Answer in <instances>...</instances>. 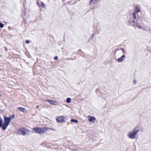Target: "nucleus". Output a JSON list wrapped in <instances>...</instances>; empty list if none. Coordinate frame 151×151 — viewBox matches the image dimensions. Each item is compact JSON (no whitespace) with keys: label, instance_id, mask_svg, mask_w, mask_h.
<instances>
[{"label":"nucleus","instance_id":"obj_1","mask_svg":"<svg viewBox=\"0 0 151 151\" xmlns=\"http://www.w3.org/2000/svg\"><path fill=\"white\" fill-rule=\"evenodd\" d=\"M14 117L15 116L14 114H13L9 117H6L4 116V122L3 124V120L1 119V117L0 116V127L3 130L5 131L7 128V127L9 125L11 120L14 118Z\"/></svg>","mask_w":151,"mask_h":151},{"label":"nucleus","instance_id":"obj_2","mask_svg":"<svg viewBox=\"0 0 151 151\" xmlns=\"http://www.w3.org/2000/svg\"><path fill=\"white\" fill-rule=\"evenodd\" d=\"M143 25V22L142 19L140 18H138L137 20H135L134 26H137L139 28L141 29L142 27V25Z\"/></svg>","mask_w":151,"mask_h":151},{"label":"nucleus","instance_id":"obj_3","mask_svg":"<svg viewBox=\"0 0 151 151\" xmlns=\"http://www.w3.org/2000/svg\"><path fill=\"white\" fill-rule=\"evenodd\" d=\"M34 130L38 134H40L42 132V130L41 129L37 128H34Z\"/></svg>","mask_w":151,"mask_h":151},{"label":"nucleus","instance_id":"obj_4","mask_svg":"<svg viewBox=\"0 0 151 151\" xmlns=\"http://www.w3.org/2000/svg\"><path fill=\"white\" fill-rule=\"evenodd\" d=\"M128 22L130 25L134 26L135 20L134 19L133 20L132 19H131L128 21Z\"/></svg>","mask_w":151,"mask_h":151},{"label":"nucleus","instance_id":"obj_5","mask_svg":"<svg viewBox=\"0 0 151 151\" xmlns=\"http://www.w3.org/2000/svg\"><path fill=\"white\" fill-rule=\"evenodd\" d=\"M132 16L133 17V18L135 20H137V19H138V18H139L138 17V15L137 14L133 12L132 14Z\"/></svg>","mask_w":151,"mask_h":151},{"label":"nucleus","instance_id":"obj_6","mask_svg":"<svg viewBox=\"0 0 151 151\" xmlns=\"http://www.w3.org/2000/svg\"><path fill=\"white\" fill-rule=\"evenodd\" d=\"M100 0H90V2L89 3V5H90L92 3L93 4H94L97 3Z\"/></svg>","mask_w":151,"mask_h":151},{"label":"nucleus","instance_id":"obj_7","mask_svg":"<svg viewBox=\"0 0 151 151\" xmlns=\"http://www.w3.org/2000/svg\"><path fill=\"white\" fill-rule=\"evenodd\" d=\"M37 4H38V6L40 7H44L45 6V4L42 2H41L40 3L37 1Z\"/></svg>","mask_w":151,"mask_h":151},{"label":"nucleus","instance_id":"obj_8","mask_svg":"<svg viewBox=\"0 0 151 151\" xmlns=\"http://www.w3.org/2000/svg\"><path fill=\"white\" fill-rule=\"evenodd\" d=\"M125 55H122L120 58H118V60L119 62L122 61L124 59Z\"/></svg>","mask_w":151,"mask_h":151},{"label":"nucleus","instance_id":"obj_9","mask_svg":"<svg viewBox=\"0 0 151 151\" xmlns=\"http://www.w3.org/2000/svg\"><path fill=\"white\" fill-rule=\"evenodd\" d=\"M140 12V10L139 8V7H136L135 8L134 12L137 14Z\"/></svg>","mask_w":151,"mask_h":151},{"label":"nucleus","instance_id":"obj_10","mask_svg":"<svg viewBox=\"0 0 151 151\" xmlns=\"http://www.w3.org/2000/svg\"><path fill=\"white\" fill-rule=\"evenodd\" d=\"M57 122H60L63 121V119L61 118H59L57 119Z\"/></svg>","mask_w":151,"mask_h":151},{"label":"nucleus","instance_id":"obj_11","mask_svg":"<svg viewBox=\"0 0 151 151\" xmlns=\"http://www.w3.org/2000/svg\"><path fill=\"white\" fill-rule=\"evenodd\" d=\"M95 120V118L94 117H93L91 118V119L90 120V122H93Z\"/></svg>","mask_w":151,"mask_h":151},{"label":"nucleus","instance_id":"obj_12","mask_svg":"<svg viewBox=\"0 0 151 151\" xmlns=\"http://www.w3.org/2000/svg\"><path fill=\"white\" fill-rule=\"evenodd\" d=\"M4 27V24L0 22V27L3 28Z\"/></svg>","mask_w":151,"mask_h":151},{"label":"nucleus","instance_id":"obj_13","mask_svg":"<svg viewBox=\"0 0 151 151\" xmlns=\"http://www.w3.org/2000/svg\"><path fill=\"white\" fill-rule=\"evenodd\" d=\"M71 102V99L69 98H68L67 99V102L69 103Z\"/></svg>","mask_w":151,"mask_h":151},{"label":"nucleus","instance_id":"obj_14","mask_svg":"<svg viewBox=\"0 0 151 151\" xmlns=\"http://www.w3.org/2000/svg\"><path fill=\"white\" fill-rule=\"evenodd\" d=\"M50 103L52 104L55 105V102L53 101H50Z\"/></svg>","mask_w":151,"mask_h":151},{"label":"nucleus","instance_id":"obj_15","mask_svg":"<svg viewBox=\"0 0 151 151\" xmlns=\"http://www.w3.org/2000/svg\"><path fill=\"white\" fill-rule=\"evenodd\" d=\"M71 122H76V123H78V121H77L76 120L72 119V120H71Z\"/></svg>","mask_w":151,"mask_h":151},{"label":"nucleus","instance_id":"obj_16","mask_svg":"<svg viewBox=\"0 0 151 151\" xmlns=\"http://www.w3.org/2000/svg\"><path fill=\"white\" fill-rule=\"evenodd\" d=\"M22 132L23 134L24 135H25L26 133V130H24L22 131Z\"/></svg>","mask_w":151,"mask_h":151},{"label":"nucleus","instance_id":"obj_17","mask_svg":"<svg viewBox=\"0 0 151 151\" xmlns=\"http://www.w3.org/2000/svg\"><path fill=\"white\" fill-rule=\"evenodd\" d=\"M134 135L133 134H131L130 135V138H134Z\"/></svg>","mask_w":151,"mask_h":151},{"label":"nucleus","instance_id":"obj_18","mask_svg":"<svg viewBox=\"0 0 151 151\" xmlns=\"http://www.w3.org/2000/svg\"><path fill=\"white\" fill-rule=\"evenodd\" d=\"M30 43V42L28 40H26V43H27V44H28V43Z\"/></svg>","mask_w":151,"mask_h":151},{"label":"nucleus","instance_id":"obj_19","mask_svg":"<svg viewBox=\"0 0 151 151\" xmlns=\"http://www.w3.org/2000/svg\"><path fill=\"white\" fill-rule=\"evenodd\" d=\"M58 57L57 56H56L54 57V59L56 60L58 59Z\"/></svg>","mask_w":151,"mask_h":151},{"label":"nucleus","instance_id":"obj_20","mask_svg":"<svg viewBox=\"0 0 151 151\" xmlns=\"http://www.w3.org/2000/svg\"><path fill=\"white\" fill-rule=\"evenodd\" d=\"M93 36L94 34H91V37L90 38V39H92L93 37Z\"/></svg>","mask_w":151,"mask_h":151},{"label":"nucleus","instance_id":"obj_21","mask_svg":"<svg viewBox=\"0 0 151 151\" xmlns=\"http://www.w3.org/2000/svg\"><path fill=\"white\" fill-rule=\"evenodd\" d=\"M121 50H122V53H124V50L123 48H122Z\"/></svg>","mask_w":151,"mask_h":151},{"label":"nucleus","instance_id":"obj_22","mask_svg":"<svg viewBox=\"0 0 151 151\" xmlns=\"http://www.w3.org/2000/svg\"><path fill=\"white\" fill-rule=\"evenodd\" d=\"M21 110L23 111H25V109H24L22 108V109H21Z\"/></svg>","mask_w":151,"mask_h":151},{"label":"nucleus","instance_id":"obj_23","mask_svg":"<svg viewBox=\"0 0 151 151\" xmlns=\"http://www.w3.org/2000/svg\"><path fill=\"white\" fill-rule=\"evenodd\" d=\"M4 48H5V51H7V48L6 47H5Z\"/></svg>","mask_w":151,"mask_h":151},{"label":"nucleus","instance_id":"obj_24","mask_svg":"<svg viewBox=\"0 0 151 151\" xmlns=\"http://www.w3.org/2000/svg\"><path fill=\"white\" fill-rule=\"evenodd\" d=\"M62 0L63 2V3H64V1H65V0Z\"/></svg>","mask_w":151,"mask_h":151},{"label":"nucleus","instance_id":"obj_25","mask_svg":"<svg viewBox=\"0 0 151 151\" xmlns=\"http://www.w3.org/2000/svg\"><path fill=\"white\" fill-rule=\"evenodd\" d=\"M81 51V50H78V52H79L80 51Z\"/></svg>","mask_w":151,"mask_h":151},{"label":"nucleus","instance_id":"obj_26","mask_svg":"<svg viewBox=\"0 0 151 151\" xmlns=\"http://www.w3.org/2000/svg\"><path fill=\"white\" fill-rule=\"evenodd\" d=\"M1 96V94H0V96Z\"/></svg>","mask_w":151,"mask_h":151}]
</instances>
